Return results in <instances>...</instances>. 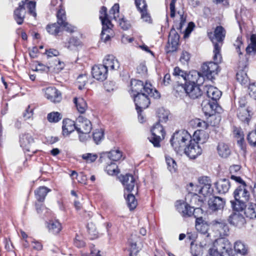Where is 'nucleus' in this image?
<instances>
[{
  "instance_id": "nucleus-1",
  "label": "nucleus",
  "mask_w": 256,
  "mask_h": 256,
  "mask_svg": "<svg viewBox=\"0 0 256 256\" xmlns=\"http://www.w3.org/2000/svg\"><path fill=\"white\" fill-rule=\"evenodd\" d=\"M225 36L226 31L222 26H216L214 30V34L212 32H208V36L214 45V59L217 61H220L222 59L220 49Z\"/></svg>"
},
{
  "instance_id": "nucleus-2",
  "label": "nucleus",
  "mask_w": 256,
  "mask_h": 256,
  "mask_svg": "<svg viewBox=\"0 0 256 256\" xmlns=\"http://www.w3.org/2000/svg\"><path fill=\"white\" fill-rule=\"evenodd\" d=\"M190 140V135L184 130L175 132L170 140L172 146L178 153L182 154L188 141Z\"/></svg>"
},
{
  "instance_id": "nucleus-3",
  "label": "nucleus",
  "mask_w": 256,
  "mask_h": 256,
  "mask_svg": "<svg viewBox=\"0 0 256 256\" xmlns=\"http://www.w3.org/2000/svg\"><path fill=\"white\" fill-rule=\"evenodd\" d=\"M207 256H232V250L228 241L220 238L214 242Z\"/></svg>"
},
{
  "instance_id": "nucleus-4",
  "label": "nucleus",
  "mask_w": 256,
  "mask_h": 256,
  "mask_svg": "<svg viewBox=\"0 0 256 256\" xmlns=\"http://www.w3.org/2000/svg\"><path fill=\"white\" fill-rule=\"evenodd\" d=\"M130 86L132 96L134 94H138L141 92H146L147 94L154 98H158L160 96L159 92L156 89H153L152 84L150 83L146 82L144 84L141 80H132Z\"/></svg>"
},
{
  "instance_id": "nucleus-5",
  "label": "nucleus",
  "mask_w": 256,
  "mask_h": 256,
  "mask_svg": "<svg viewBox=\"0 0 256 256\" xmlns=\"http://www.w3.org/2000/svg\"><path fill=\"white\" fill-rule=\"evenodd\" d=\"M214 62H208L203 64L202 66V74L204 75L208 79L212 80L215 78L219 72L218 64L222 62V58L220 61H217L214 59V55L213 57Z\"/></svg>"
},
{
  "instance_id": "nucleus-6",
  "label": "nucleus",
  "mask_w": 256,
  "mask_h": 256,
  "mask_svg": "<svg viewBox=\"0 0 256 256\" xmlns=\"http://www.w3.org/2000/svg\"><path fill=\"white\" fill-rule=\"evenodd\" d=\"M198 185L196 186V192L206 196L211 194L213 192L210 179L206 176L198 178Z\"/></svg>"
},
{
  "instance_id": "nucleus-7",
  "label": "nucleus",
  "mask_w": 256,
  "mask_h": 256,
  "mask_svg": "<svg viewBox=\"0 0 256 256\" xmlns=\"http://www.w3.org/2000/svg\"><path fill=\"white\" fill-rule=\"evenodd\" d=\"M151 132L152 136L148 138L150 142L153 144L154 146L159 147L160 146V142L164 138L165 134L162 126L160 122H157L151 129Z\"/></svg>"
},
{
  "instance_id": "nucleus-8",
  "label": "nucleus",
  "mask_w": 256,
  "mask_h": 256,
  "mask_svg": "<svg viewBox=\"0 0 256 256\" xmlns=\"http://www.w3.org/2000/svg\"><path fill=\"white\" fill-rule=\"evenodd\" d=\"M202 152V148L196 141L195 138L192 139L188 142L184 148L183 153H184L190 158L194 159Z\"/></svg>"
},
{
  "instance_id": "nucleus-9",
  "label": "nucleus",
  "mask_w": 256,
  "mask_h": 256,
  "mask_svg": "<svg viewBox=\"0 0 256 256\" xmlns=\"http://www.w3.org/2000/svg\"><path fill=\"white\" fill-rule=\"evenodd\" d=\"M149 96L151 97L146 92H141L138 94H134L133 98L138 113L148 106L150 104Z\"/></svg>"
},
{
  "instance_id": "nucleus-10",
  "label": "nucleus",
  "mask_w": 256,
  "mask_h": 256,
  "mask_svg": "<svg viewBox=\"0 0 256 256\" xmlns=\"http://www.w3.org/2000/svg\"><path fill=\"white\" fill-rule=\"evenodd\" d=\"M75 127L78 134H88L92 129L90 120L81 116L76 118Z\"/></svg>"
},
{
  "instance_id": "nucleus-11",
  "label": "nucleus",
  "mask_w": 256,
  "mask_h": 256,
  "mask_svg": "<svg viewBox=\"0 0 256 256\" xmlns=\"http://www.w3.org/2000/svg\"><path fill=\"white\" fill-rule=\"evenodd\" d=\"M180 36L174 28H172L169 34L168 45L166 46V52L168 53L174 52L177 50Z\"/></svg>"
},
{
  "instance_id": "nucleus-12",
  "label": "nucleus",
  "mask_w": 256,
  "mask_h": 256,
  "mask_svg": "<svg viewBox=\"0 0 256 256\" xmlns=\"http://www.w3.org/2000/svg\"><path fill=\"white\" fill-rule=\"evenodd\" d=\"M202 110L206 116H213L216 112H220V108L216 102L205 100L202 104Z\"/></svg>"
},
{
  "instance_id": "nucleus-13",
  "label": "nucleus",
  "mask_w": 256,
  "mask_h": 256,
  "mask_svg": "<svg viewBox=\"0 0 256 256\" xmlns=\"http://www.w3.org/2000/svg\"><path fill=\"white\" fill-rule=\"evenodd\" d=\"M229 223L238 228H242L246 224V220L243 215L240 212H234L228 217Z\"/></svg>"
},
{
  "instance_id": "nucleus-14",
  "label": "nucleus",
  "mask_w": 256,
  "mask_h": 256,
  "mask_svg": "<svg viewBox=\"0 0 256 256\" xmlns=\"http://www.w3.org/2000/svg\"><path fill=\"white\" fill-rule=\"evenodd\" d=\"M92 72L93 78L98 80L104 81L107 78L108 70L102 64L94 66Z\"/></svg>"
},
{
  "instance_id": "nucleus-15",
  "label": "nucleus",
  "mask_w": 256,
  "mask_h": 256,
  "mask_svg": "<svg viewBox=\"0 0 256 256\" xmlns=\"http://www.w3.org/2000/svg\"><path fill=\"white\" fill-rule=\"evenodd\" d=\"M235 200H240L248 202L250 198V192L246 189V184H242L238 186L234 192Z\"/></svg>"
},
{
  "instance_id": "nucleus-16",
  "label": "nucleus",
  "mask_w": 256,
  "mask_h": 256,
  "mask_svg": "<svg viewBox=\"0 0 256 256\" xmlns=\"http://www.w3.org/2000/svg\"><path fill=\"white\" fill-rule=\"evenodd\" d=\"M225 204V200L219 196H214L210 198L208 201L210 209L214 212L222 210Z\"/></svg>"
},
{
  "instance_id": "nucleus-17",
  "label": "nucleus",
  "mask_w": 256,
  "mask_h": 256,
  "mask_svg": "<svg viewBox=\"0 0 256 256\" xmlns=\"http://www.w3.org/2000/svg\"><path fill=\"white\" fill-rule=\"evenodd\" d=\"M120 180L122 182L124 190L128 192H131L134 190L136 185V182L133 176L130 174H126L120 177Z\"/></svg>"
},
{
  "instance_id": "nucleus-18",
  "label": "nucleus",
  "mask_w": 256,
  "mask_h": 256,
  "mask_svg": "<svg viewBox=\"0 0 256 256\" xmlns=\"http://www.w3.org/2000/svg\"><path fill=\"white\" fill-rule=\"evenodd\" d=\"M247 68L246 62H240L238 64L239 70L236 74V80L241 84H246L249 80L246 72Z\"/></svg>"
},
{
  "instance_id": "nucleus-19",
  "label": "nucleus",
  "mask_w": 256,
  "mask_h": 256,
  "mask_svg": "<svg viewBox=\"0 0 256 256\" xmlns=\"http://www.w3.org/2000/svg\"><path fill=\"white\" fill-rule=\"evenodd\" d=\"M45 96L54 103L59 102L62 100L60 93L53 87H49L45 90Z\"/></svg>"
},
{
  "instance_id": "nucleus-20",
  "label": "nucleus",
  "mask_w": 256,
  "mask_h": 256,
  "mask_svg": "<svg viewBox=\"0 0 256 256\" xmlns=\"http://www.w3.org/2000/svg\"><path fill=\"white\" fill-rule=\"evenodd\" d=\"M108 70H117L120 67L118 61L112 55H108L103 60L102 64Z\"/></svg>"
},
{
  "instance_id": "nucleus-21",
  "label": "nucleus",
  "mask_w": 256,
  "mask_h": 256,
  "mask_svg": "<svg viewBox=\"0 0 256 256\" xmlns=\"http://www.w3.org/2000/svg\"><path fill=\"white\" fill-rule=\"evenodd\" d=\"M186 90V95L192 99L197 98L202 94L200 86L196 84H188Z\"/></svg>"
},
{
  "instance_id": "nucleus-22",
  "label": "nucleus",
  "mask_w": 256,
  "mask_h": 256,
  "mask_svg": "<svg viewBox=\"0 0 256 256\" xmlns=\"http://www.w3.org/2000/svg\"><path fill=\"white\" fill-rule=\"evenodd\" d=\"M24 5V2L22 1L20 2L18 7L14 11V19L19 25H21L23 23L25 17L26 12Z\"/></svg>"
},
{
  "instance_id": "nucleus-23",
  "label": "nucleus",
  "mask_w": 256,
  "mask_h": 256,
  "mask_svg": "<svg viewBox=\"0 0 256 256\" xmlns=\"http://www.w3.org/2000/svg\"><path fill=\"white\" fill-rule=\"evenodd\" d=\"M34 142V138L32 136L28 134H24L20 137V146L26 151H31V146Z\"/></svg>"
},
{
  "instance_id": "nucleus-24",
  "label": "nucleus",
  "mask_w": 256,
  "mask_h": 256,
  "mask_svg": "<svg viewBox=\"0 0 256 256\" xmlns=\"http://www.w3.org/2000/svg\"><path fill=\"white\" fill-rule=\"evenodd\" d=\"M204 90L206 92L208 96L214 102H216L222 95L221 92L212 86H205Z\"/></svg>"
},
{
  "instance_id": "nucleus-25",
  "label": "nucleus",
  "mask_w": 256,
  "mask_h": 256,
  "mask_svg": "<svg viewBox=\"0 0 256 256\" xmlns=\"http://www.w3.org/2000/svg\"><path fill=\"white\" fill-rule=\"evenodd\" d=\"M214 230H217L220 236H227L229 229L228 225L222 220H214L213 222Z\"/></svg>"
},
{
  "instance_id": "nucleus-26",
  "label": "nucleus",
  "mask_w": 256,
  "mask_h": 256,
  "mask_svg": "<svg viewBox=\"0 0 256 256\" xmlns=\"http://www.w3.org/2000/svg\"><path fill=\"white\" fill-rule=\"evenodd\" d=\"M216 189L219 194H224L226 193L230 186L228 180L223 178L219 180L216 184Z\"/></svg>"
},
{
  "instance_id": "nucleus-27",
  "label": "nucleus",
  "mask_w": 256,
  "mask_h": 256,
  "mask_svg": "<svg viewBox=\"0 0 256 256\" xmlns=\"http://www.w3.org/2000/svg\"><path fill=\"white\" fill-rule=\"evenodd\" d=\"M188 82H186L188 84H196L198 82L201 83L204 80L203 76H201V74L196 71L192 70L188 74H186V80Z\"/></svg>"
},
{
  "instance_id": "nucleus-28",
  "label": "nucleus",
  "mask_w": 256,
  "mask_h": 256,
  "mask_svg": "<svg viewBox=\"0 0 256 256\" xmlns=\"http://www.w3.org/2000/svg\"><path fill=\"white\" fill-rule=\"evenodd\" d=\"M76 121L74 122L70 119H65L62 122V134L64 136H68L76 130Z\"/></svg>"
},
{
  "instance_id": "nucleus-29",
  "label": "nucleus",
  "mask_w": 256,
  "mask_h": 256,
  "mask_svg": "<svg viewBox=\"0 0 256 256\" xmlns=\"http://www.w3.org/2000/svg\"><path fill=\"white\" fill-rule=\"evenodd\" d=\"M112 26H102V31L101 32V40L105 43L108 42L111 37L113 36V32L112 29Z\"/></svg>"
},
{
  "instance_id": "nucleus-30",
  "label": "nucleus",
  "mask_w": 256,
  "mask_h": 256,
  "mask_svg": "<svg viewBox=\"0 0 256 256\" xmlns=\"http://www.w3.org/2000/svg\"><path fill=\"white\" fill-rule=\"evenodd\" d=\"M140 240V237L136 233L132 234L128 239V244L130 246V255L132 256V254H136L138 250L136 248V242Z\"/></svg>"
},
{
  "instance_id": "nucleus-31",
  "label": "nucleus",
  "mask_w": 256,
  "mask_h": 256,
  "mask_svg": "<svg viewBox=\"0 0 256 256\" xmlns=\"http://www.w3.org/2000/svg\"><path fill=\"white\" fill-rule=\"evenodd\" d=\"M177 210L183 216H190L194 214V210L193 208L184 203L180 204L178 206Z\"/></svg>"
},
{
  "instance_id": "nucleus-32",
  "label": "nucleus",
  "mask_w": 256,
  "mask_h": 256,
  "mask_svg": "<svg viewBox=\"0 0 256 256\" xmlns=\"http://www.w3.org/2000/svg\"><path fill=\"white\" fill-rule=\"evenodd\" d=\"M238 117L242 122L248 123L250 116L248 108H238L237 110Z\"/></svg>"
},
{
  "instance_id": "nucleus-33",
  "label": "nucleus",
  "mask_w": 256,
  "mask_h": 256,
  "mask_svg": "<svg viewBox=\"0 0 256 256\" xmlns=\"http://www.w3.org/2000/svg\"><path fill=\"white\" fill-rule=\"evenodd\" d=\"M209 138L208 133L204 130H200L196 131L194 134V138L198 144L206 142Z\"/></svg>"
},
{
  "instance_id": "nucleus-34",
  "label": "nucleus",
  "mask_w": 256,
  "mask_h": 256,
  "mask_svg": "<svg viewBox=\"0 0 256 256\" xmlns=\"http://www.w3.org/2000/svg\"><path fill=\"white\" fill-rule=\"evenodd\" d=\"M248 202L242 200H231V206L233 210L236 212L245 210L246 206V202Z\"/></svg>"
},
{
  "instance_id": "nucleus-35",
  "label": "nucleus",
  "mask_w": 256,
  "mask_h": 256,
  "mask_svg": "<svg viewBox=\"0 0 256 256\" xmlns=\"http://www.w3.org/2000/svg\"><path fill=\"white\" fill-rule=\"evenodd\" d=\"M74 102L76 104L78 112L81 114L84 113L88 108L85 100L82 98H74Z\"/></svg>"
},
{
  "instance_id": "nucleus-36",
  "label": "nucleus",
  "mask_w": 256,
  "mask_h": 256,
  "mask_svg": "<svg viewBox=\"0 0 256 256\" xmlns=\"http://www.w3.org/2000/svg\"><path fill=\"white\" fill-rule=\"evenodd\" d=\"M244 214L246 216L250 219L256 218V204L249 203L246 206Z\"/></svg>"
},
{
  "instance_id": "nucleus-37",
  "label": "nucleus",
  "mask_w": 256,
  "mask_h": 256,
  "mask_svg": "<svg viewBox=\"0 0 256 256\" xmlns=\"http://www.w3.org/2000/svg\"><path fill=\"white\" fill-rule=\"evenodd\" d=\"M196 228L198 232L205 234L208 232L209 226L206 222L202 220L201 218H198L196 222Z\"/></svg>"
},
{
  "instance_id": "nucleus-38",
  "label": "nucleus",
  "mask_w": 256,
  "mask_h": 256,
  "mask_svg": "<svg viewBox=\"0 0 256 256\" xmlns=\"http://www.w3.org/2000/svg\"><path fill=\"white\" fill-rule=\"evenodd\" d=\"M217 150L219 155L222 158H227L230 153L229 147L224 142L218 143Z\"/></svg>"
},
{
  "instance_id": "nucleus-39",
  "label": "nucleus",
  "mask_w": 256,
  "mask_h": 256,
  "mask_svg": "<svg viewBox=\"0 0 256 256\" xmlns=\"http://www.w3.org/2000/svg\"><path fill=\"white\" fill-rule=\"evenodd\" d=\"M50 190L46 187L41 186L35 190V194L37 200L39 202H42L45 198L48 192Z\"/></svg>"
},
{
  "instance_id": "nucleus-40",
  "label": "nucleus",
  "mask_w": 256,
  "mask_h": 256,
  "mask_svg": "<svg viewBox=\"0 0 256 256\" xmlns=\"http://www.w3.org/2000/svg\"><path fill=\"white\" fill-rule=\"evenodd\" d=\"M100 18L102 21V26H112V24L110 20L108 18L107 9L105 6H102L100 11Z\"/></svg>"
},
{
  "instance_id": "nucleus-41",
  "label": "nucleus",
  "mask_w": 256,
  "mask_h": 256,
  "mask_svg": "<svg viewBox=\"0 0 256 256\" xmlns=\"http://www.w3.org/2000/svg\"><path fill=\"white\" fill-rule=\"evenodd\" d=\"M50 232L54 234H58L62 230L61 224L57 220H51L48 226Z\"/></svg>"
},
{
  "instance_id": "nucleus-42",
  "label": "nucleus",
  "mask_w": 256,
  "mask_h": 256,
  "mask_svg": "<svg viewBox=\"0 0 256 256\" xmlns=\"http://www.w3.org/2000/svg\"><path fill=\"white\" fill-rule=\"evenodd\" d=\"M235 137L237 139V144L240 149L244 151L246 150V146L244 142V137L242 132L240 130H237L235 132Z\"/></svg>"
},
{
  "instance_id": "nucleus-43",
  "label": "nucleus",
  "mask_w": 256,
  "mask_h": 256,
  "mask_svg": "<svg viewBox=\"0 0 256 256\" xmlns=\"http://www.w3.org/2000/svg\"><path fill=\"white\" fill-rule=\"evenodd\" d=\"M188 83L186 82L184 84H178L175 85L174 90L179 96H182L186 94V88Z\"/></svg>"
},
{
  "instance_id": "nucleus-44",
  "label": "nucleus",
  "mask_w": 256,
  "mask_h": 256,
  "mask_svg": "<svg viewBox=\"0 0 256 256\" xmlns=\"http://www.w3.org/2000/svg\"><path fill=\"white\" fill-rule=\"evenodd\" d=\"M80 44V42L78 39L72 38L65 43V46L70 50H74Z\"/></svg>"
},
{
  "instance_id": "nucleus-45",
  "label": "nucleus",
  "mask_w": 256,
  "mask_h": 256,
  "mask_svg": "<svg viewBox=\"0 0 256 256\" xmlns=\"http://www.w3.org/2000/svg\"><path fill=\"white\" fill-rule=\"evenodd\" d=\"M128 206L130 210L134 209L137 206V201L133 194H130L126 198Z\"/></svg>"
},
{
  "instance_id": "nucleus-46",
  "label": "nucleus",
  "mask_w": 256,
  "mask_h": 256,
  "mask_svg": "<svg viewBox=\"0 0 256 256\" xmlns=\"http://www.w3.org/2000/svg\"><path fill=\"white\" fill-rule=\"evenodd\" d=\"M234 248L235 251L242 255H244L246 254L247 249L245 245L240 241H238L235 242Z\"/></svg>"
},
{
  "instance_id": "nucleus-47",
  "label": "nucleus",
  "mask_w": 256,
  "mask_h": 256,
  "mask_svg": "<svg viewBox=\"0 0 256 256\" xmlns=\"http://www.w3.org/2000/svg\"><path fill=\"white\" fill-rule=\"evenodd\" d=\"M47 118L50 122H56L62 119V116L58 112H52L48 114Z\"/></svg>"
},
{
  "instance_id": "nucleus-48",
  "label": "nucleus",
  "mask_w": 256,
  "mask_h": 256,
  "mask_svg": "<svg viewBox=\"0 0 256 256\" xmlns=\"http://www.w3.org/2000/svg\"><path fill=\"white\" fill-rule=\"evenodd\" d=\"M251 44L246 48L247 53L256 52V34H252L250 38Z\"/></svg>"
},
{
  "instance_id": "nucleus-49",
  "label": "nucleus",
  "mask_w": 256,
  "mask_h": 256,
  "mask_svg": "<svg viewBox=\"0 0 256 256\" xmlns=\"http://www.w3.org/2000/svg\"><path fill=\"white\" fill-rule=\"evenodd\" d=\"M58 23L59 25L62 26L66 22V16L65 11L62 8L58 10L57 14Z\"/></svg>"
},
{
  "instance_id": "nucleus-50",
  "label": "nucleus",
  "mask_w": 256,
  "mask_h": 256,
  "mask_svg": "<svg viewBox=\"0 0 256 256\" xmlns=\"http://www.w3.org/2000/svg\"><path fill=\"white\" fill-rule=\"evenodd\" d=\"M166 160L169 170L171 172H175L177 166L174 160L170 157L166 156Z\"/></svg>"
},
{
  "instance_id": "nucleus-51",
  "label": "nucleus",
  "mask_w": 256,
  "mask_h": 256,
  "mask_svg": "<svg viewBox=\"0 0 256 256\" xmlns=\"http://www.w3.org/2000/svg\"><path fill=\"white\" fill-rule=\"evenodd\" d=\"M58 25V23H54L52 24L48 25L46 26L48 32L52 34H57L60 32Z\"/></svg>"
},
{
  "instance_id": "nucleus-52",
  "label": "nucleus",
  "mask_w": 256,
  "mask_h": 256,
  "mask_svg": "<svg viewBox=\"0 0 256 256\" xmlns=\"http://www.w3.org/2000/svg\"><path fill=\"white\" fill-rule=\"evenodd\" d=\"M169 112L164 109H160L158 110V117L159 122H166L168 119V116Z\"/></svg>"
},
{
  "instance_id": "nucleus-53",
  "label": "nucleus",
  "mask_w": 256,
  "mask_h": 256,
  "mask_svg": "<svg viewBox=\"0 0 256 256\" xmlns=\"http://www.w3.org/2000/svg\"><path fill=\"white\" fill-rule=\"evenodd\" d=\"M108 156L111 160L117 161L122 156V152L118 150H112L109 152Z\"/></svg>"
},
{
  "instance_id": "nucleus-54",
  "label": "nucleus",
  "mask_w": 256,
  "mask_h": 256,
  "mask_svg": "<svg viewBox=\"0 0 256 256\" xmlns=\"http://www.w3.org/2000/svg\"><path fill=\"white\" fill-rule=\"evenodd\" d=\"M88 81V76L86 74H80L77 78V83L80 90H82Z\"/></svg>"
},
{
  "instance_id": "nucleus-55",
  "label": "nucleus",
  "mask_w": 256,
  "mask_h": 256,
  "mask_svg": "<svg viewBox=\"0 0 256 256\" xmlns=\"http://www.w3.org/2000/svg\"><path fill=\"white\" fill-rule=\"evenodd\" d=\"M103 138L104 132L102 129L96 130L93 134V139L96 144H98Z\"/></svg>"
},
{
  "instance_id": "nucleus-56",
  "label": "nucleus",
  "mask_w": 256,
  "mask_h": 256,
  "mask_svg": "<svg viewBox=\"0 0 256 256\" xmlns=\"http://www.w3.org/2000/svg\"><path fill=\"white\" fill-rule=\"evenodd\" d=\"M54 66L52 67V70L56 72H58L62 70L64 66V64L62 62H60V60L56 59L54 62Z\"/></svg>"
},
{
  "instance_id": "nucleus-57",
  "label": "nucleus",
  "mask_w": 256,
  "mask_h": 256,
  "mask_svg": "<svg viewBox=\"0 0 256 256\" xmlns=\"http://www.w3.org/2000/svg\"><path fill=\"white\" fill-rule=\"evenodd\" d=\"M82 158L87 162H92L96 160L98 156L94 154L87 153L82 154Z\"/></svg>"
},
{
  "instance_id": "nucleus-58",
  "label": "nucleus",
  "mask_w": 256,
  "mask_h": 256,
  "mask_svg": "<svg viewBox=\"0 0 256 256\" xmlns=\"http://www.w3.org/2000/svg\"><path fill=\"white\" fill-rule=\"evenodd\" d=\"M118 13L119 4H115L110 11V14H112V16H110V17L116 20V18L118 16Z\"/></svg>"
},
{
  "instance_id": "nucleus-59",
  "label": "nucleus",
  "mask_w": 256,
  "mask_h": 256,
  "mask_svg": "<svg viewBox=\"0 0 256 256\" xmlns=\"http://www.w3.org/2000/svg\"><path fill=\"white\" fill-rule=\"evenodd\" d=\"M173 75L176 76L182 77L184 80H186V74L178 67H176L174 70Z\"/></svg>"
},
{
  "instance_id": "nucleus-60",
  "label": "nucleus",
  "mask_w": 256,
  "mask_h": 256,
  "mask_svg": "<svg viewBox=\"0 0 256 256\" xmlns=\"http://www.w3.org/2000/svg\"><path fill=\"white\" fill-rule=\"evenodd\" d=\"M27 8L28 10V12L30 14L36 18V13L35 12L36 2L32 1H30L27 4Z\"/></svg>"
},
{
  "instance_id": "nucleus-61",
  "label": "nucleus",
  "mask_w": 256,
  "mask_h": 256,
  "mask_svg": "<svg viewBox=\"0 0 256 256\" xmlns=\"http://www.w3.org/2000/svg\"><path fill=\"white\" fill-rule=\"evenodd\" d=\"M135 4L140 12L147 9L148 6L145 0H135Z\"/></svg>"
},
{
  "instance_id": "nucleus-62",
  "label": "nucleus",
  "mask_w": 256,
  "mask_h": 256,
  "mask_svg": "<svg viewBox=\"0 0 256 256\" xmlns=\"http://www.w3.org/2000/svg\"><path fill=\"white\" fill-rule=\"evenodd\" d=\"M108 173L110 175H113L118 173L117 166L114 164H111L106 167Z\"/></svg>"
},
{
  "instance_id": "nucleus-63",
  "label": "nucleus",
  "mask_w": 256,
  "mask_h": 256,
  "mask_svg": "<svg viewBox=\"0 0 256 256\" xmlns=\"http://www.w3.org/2000/svg\"><path fill=\"white\" fill-rule=\"evenodd\" d=\"M248 90L250 96L254 100H256V83L250 84Z\"/></svg>"
},
{
  "instance_id": "nucleus-64",
  "label": "nucleus",
  "mask_w": 256,
  "mask_h": 256,
  "mask_svg": "<svg viewBox=\"0 0 256 256\" xmlns=\"http://www.w3.org/2000/svg\"><path fill=\"white\" fill-rule=\"evenodd\" d=\"M60 26H62L66 31L70 33L74 32L76 30V28L75 26H72L66 22Z\"/></svg>"
}]
</instances>
